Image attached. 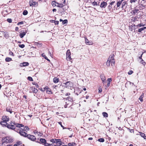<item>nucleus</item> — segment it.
Segmentation results:
<instances>
[{
  "label": "nucleus",
  "instance_id": "nucleus-11",
  "mask_svg": "<svg viewBox=\"0 0 146 146\" xmlns=\"http://www.w3.org/2000/svg\"><path fill=\"white\" fill-rule=\"evenodd\" d=\"M140 12V11L139 9L136 8L134 9L132 11V14L134 15L137 14Z\"/></svg>",
  "mask_w": 146,
  "mask_h": 146
},
{
  "label": "nucleus",
  "instance_id": "nucleus-31",
  "mask_svg": "<svg viewBox=\"0 0 146 146\" xmlns=\"http://www.w3.org/2000/svg\"><path fill=\"white\" fill-rule=\"evenodd\" d=\"M102 115L104 117H108V113L106 112H103L102 113Z\"/></svg>",
  "mask_w": 146,
  "mask_h": 146
},
{
  "label": "nucleus",
  "instance_id": "nucleus-59",
  "mask_svg": "<svg viewBox=\"0 0 146 146\" xmlns=\"http://www.w3.org/2000/svg\"><path fill=\"white\" fill-rule=\"evenodd\" d=\"M70 94L69 93H67L65 94V95L66 96H69L70 95Z\"/></svg>",
  "mask_w": 146,
  "mask_h": 146
},
{
  "label": "nucleus",
  "instance_id": "nucleus-44",
  "mask_svg": "<svg viewBox=\"0 0 146 146\" xmlns=\"http://www.w3.org/2000/svg\"><path fill=\"white\" fill-rule=\"evenodd\" d=\"M19 46L21 48H23L25 47V45L24 44H19Z\"/></svg>",
  "mask_w": 146,
  "mask_h": 146
},
{
  "label": "nucleus",
  "instance_id": "nucleus-12",
  "mask_svg": "<svg viewBox=\"0 0 146 146\" xmlns=\"http://www.w3.org/2000/svg\"><path fill=\"white\" fill-rule=\"evenodd\" d=\"M27 32L26 30H25L23 31V32L20 33L19 36L21 38H23L25 35L26 33Z\"/></svg>",
  "mask_w": 146,
  "mask_h": 146
},
{
  "label": "nucleus",
  "instance_id": "nucleus-55",
  "mask_svg": "<svg viewBox=\"0 0 146 146\" xmlns=\"http://www.w3.org/2000/svg\"><path fill=\"white\" fill-rule=\"evenodd\" d=\"M92 44V43L91 42H88V43H87V44H88V45H91V44Z\"/></svg>",
  "mask_w": 146,
  "mask_h": 146
},
{
  "label": "nucleus",
  "instance_id": "nucleus-54",
  "mask_svg": "<svg viewBox=\"0 0 146 146\" xmlns=\"http://www.w3.org/2000/svg\"><path fill=\"white\" fill-rule=\"evenodd\" d=\"M92 4L94 5H97V3L95 1L93 2Z\"/></svg>",
  "mask_w": 146,
  "mask_h": 146
},
{
  "label": "nucleus",
  "instance_id": "nucleus-13",
  "mask_svg": "<svg viewBox=\"0 0 146 146\" xmlns=\"http://www.w3.org/2000/svg\"><path fill=\"white\" fill-rule=\"evenodd\" d=\"M65 100L67 101H68L70 103L69 104H73V100L72 98L70 97H68Z\"/></svg>",
  "mask_w": 146,
  "mask_h": 146
},
{
  "label": "nucleus",
  "instance_id": "nucleus-39",
  "mask_svg": "<svg viewBox=\"0 0 146 146\" xmlns=\"http://www.w3.org/2000/svg\"><path fill=\"white\" fill-rule=\"evenodd\" d=\"M23 14L24 15H26L28 14V11H27L25 10L23 11Z\"/></svg>",
  "mask_w": 146,
  "mask_h": 146
},
{
  "label": "nucleus",
  "instance_id": "nucleus-50",
  "mask_svg": "<svg viewBox=\"0 0 146 146\" xmlns=\"http://www.w3.org/2000/svg\"><path fill=\"white\" fill-rule=\"evenodd\" d=\"M49 144H48L46 142V143H45L44 144V145L45 146H48L49 145Z\"/></svg>",
  "mask_w": 146,
  "mask_h": 146
},
{
  "label": "nucleus",
  "instance_id": "nucleus-45",
  "mask_svg": "<svg viewBox=\"0 0 146 146\" xmlns=\"http://www.w3.org/2000/svg\"><path fill=\"white\" fill-rule=\"evenodd\" d=\"M33 91L34 93H36L38 92V90L35 88H34V90H33Z\"/></svg>",
  "mask_w": 146,
  "mask_h": 146
},
{
  "label": "nucleus",
  "instance_id": "nucleus-17",
  "mask_svg": "<svg viewBox=\"0 0 146 146\" xmlns=\"http://www.w3.org/2000/svg\"><path fill=\"white\" fill-rule=\"evenodd\" d=\"M0 124L3 127H7L8 124L6 122L3 121L0 122Z\"/></svg>",
  "mask_w": 146,
  "mask_h": 146
},
{
  "label": "nucleus",
  "instance_id": "nucleus-18",
  "mask_svg": "<svg viewBox=\"0 0 146 146\" xmlns=\"http://www.w3.org/2000/svg\"><path fill=\"white\" fill-rule=\"evenodd\" d=\"M139 135H140L142 137H143L144 139H145L146 140V136H145V135L144 133L139 132Z\"/></svg>",
  "mask_w": 146,
  "mask_h": 146
},
{
  "label": "nucleus",
  "instance_id": "nucleus-30",
  "mask_svg": "<svg viewBox=\"0 0 146 146\" xmlns=\"http://www.w3.org/2000/svg\"><path fill=\"white\" fill-rule=\"evenodd\" d=\"M12 60V59L9 57H6L5 59V61L6 62H9L11 61Z\"/></svg>",
  "mask_w": 146,
  "mask_h": 146
},
{
  "label": "nucleus",
  "instance_id": "nucleus-34",
  "mask_svg": "<svg viewBox=\"0 0 146 146\" xmlns=\"http://www.w3.org/2000/svg\"><path fill=\"white\" fill-rule=\"evenodd\" d=\"M56 2L55 1H52V6H53L54 7L56 6Z\"/></svg>",
  "mask_w": 146,
  "mask_h": 146
},
{
  "label": "nucleus",
  "instance_id": "nucleus-28",
  "mask_svg": "<svg viewBox=\"0 0 146 146\" xmlns=\"http://www.w3.org/2000/svg\"><path fill=\"white\" fill-rule=\"evenodd\" d=\"M42 57H43L45 59H46L48 61H50V60L48 59L46 56L44 54V53H43L42 54Z\"/></svg>",
  "mask_w": 146,
  "mask_h": 146
},
{
  "label": "nucleus",
  "instance_id": "nucleus-62",
  "mask_svg": "<svg viewBox=\"0 0 146 146\" xmlns=\"http://www.w3.org/2000/svg\"><path fill=\"white\" fill-rule=\"evenodd\" d=\"M19 29V28L17 27H16L15 28V30L16 31H17Z\"/></svg>",
  "mask_w": 146,
  "mask_h": 146
},
{
  "label": "nucleus",
  "instance_id": "nucleus-32",
  "mask_svg": "<svg viewBox=\"0 0 146 146\" xmlns=\"http://www.w3.org/2000/svg\"><path fill=\"white\" fill-rule=\"evenodd\" d=\"M111 79L109 78L107 80V81L108 82L107 85L108 86H109L110 85V82L111 81Z\"/></svg>",
  "mask_w": 146,
  "mask_h": 146
},
{
  "label": "nucleus",
  "instance_id": "nucleus-15",
  "mask_svg": "<svg viewBox=\"0 0 146 146\" xmlns=\"http://www.w3.org/2000/svg\"><path fill=\"white\" fill-rule=\"evenodd\" d=\"M2 120L3 121H5L7 122V121H9V118L6 116H3L2 118Z\"/></svg>",
  "mask_w": 146,
  "mask_h": 146
},
{
  "label": "nucleus",
  "instance_id": "nucleus-1",
  "mask_svg": "<svg viewBox=\"0 0 146 146\" xmlns=\"http://www.w3.org/2000/svg\"><path fill=\"white\" fill-rule=\"evenodd\" d=\"M114 55L113 54L110 55L106 62V64L108 67L110 66L111 63V65L112 66L115 65V61L114 59Z\"/></svg>",
  "mask_w": 146,
  "mask_h": 146
},
{
  "label": "nucleus",
  "instance_id": "nucleus-37",
  "mask_svg": "<svg viewBox=\"0 0 146 146\" xmlns=\"http://www.w3.org/2000/svg\"><path fill=\"white\" fill-rule=\"evenodd\" d=\"M6 111L8 112H9L10 113H12L11 110L8 108H7Z\"/></svg>",
  "mask_w": 146,
  "mask_h": 146
},
{
  "label": "nucleus",
  "instance_id": "nucleus-4",
  "mask_svg": "<svg viewBox=\"0 0 146 146\" xmlns=\"http://www.w3.org/2000/svg\"><path fill=\"white\" fill-rule=\"evenodd\" d=\"M13 141L12 140L10 139V137H6L4 138L3 139V144L4 143H10L12 142Z\"/></svg>",
  "mask_w": 146,
  "mask_h": 146
},
{
  "label": "nucleus",
  "instance_id": "nucleus-33",
  "mask_svg": "<svg viewBox=\"0 0 146 146\" xmlns=\"http://www.w3.org/2000/svg\"><path fill=\"white\" fill-rule=\"evenodd\" d=\"M23 66H28L29 63L28 62H24L22 63Z\"/></svg>",
  "mask_w": 146,
  "mask_h": 146
},
{
  "label": "nucleus",
  "instance_id": "nucleus-51",
  "mask_svg": "<svg viewBox=\"0 0 146 146\" xmlns=\"http://www.w3.org/2000/svg\"><path fill=\"white\" fill-rule=\"evenodd\" d=\"M133 19L135 21H136L137 20V17H134L133 18Z\"/></svg>",
  "mask_w": 146,
  "mask_h": 146
},
{
  "label": "nucleus",
  "instance_id": "nucleus-58",
  "mask_svg": "<svg viewBox=\"0 0 146 146\" xmlns=\"http://www.w3.org/2000/svg\"><path fill=\"white\" fill-rule=\"evenodd\" d=\"M89 42L88 41V39H86L85 40V43H86V44H87V43H88V42Z\"/></svg>",
  "mask_w": 146,
  "mask_h": 146
},
{
  "label": "nucleus",
  "instance_id": "nucleus-29",
  "mask_svg": "<svg viewBox=\"0 0 146 146\" xmlns=\"http://www.w3.org/2000/svg\"><path fill=\"white\" fill-rule=\"evenodd\" d=\"M146 29V27H143L140 28L138 29V32H141L142 31L144 30L145 29Z\"/></svg>",
  "mask_w": 146,
  "mask_h": 146
},
{
  "label": "nucleus",
  "instance_id": "nucleus-36",
  "mask_svg": "<svg viewBox=\"0 0 146 146\" xmlns=\"http://www.w3.org/2000/svg\"><path fill=\"white\" fill-rule=\"evenodd\" d=\"M98 141L99 142H103L104 141V139L103 138H101L98 139Z\"/></svg>",
  "mask_w": 146,
  "mask_h": 146
},
{
  "label": "nucleus",
  "instance_id": "nucleus-19",
  "mask_svg": "<svg viewBox=\"0 0 146 146\" xmlns=\"http://www.w3.org/2000/svg\"><path fill=\"white\" fill-rule=\"evenodd\" d=\"M100 77L103 82H105L106 81V79L105 76L103 74L100 75Z\"/></svg>",
  "mask_w": 146,
  "mask_h": 146
},
{
  "label": "nucleus",
  "instance_id": "nucleus-5",
  "mask_svg": "<svg viewBox=\"0 0 146 146\" xmlns=\"http://www.w3.org/2000/svg\"><path fill=\"white\" fill-rule=\"evenodd\" d=\"M50 141L53 143H56V144H58L59 145H61L62 144V142L60 139H52L50 140Z\"/></svg>",
  "mask_w": 146,
  "mask_h": 146
},
{
  "label": "nucleus",
  "instance_id": "nucleus-3",
  "mask_svg": "<svg viewBox=\"0 0 146 146\" xmlns=\"http://www.w3.org/2000/svg\"><path fill=\"white\" fill-rule=\"evenodd\" d=\"M64 84H65V86L66 88L70 89H72L71 88L73 87V83L70 81H68Z\"/></svg>",
  "mask_w": 146,
  "mask_h": 146
},
{
  "label": "nucleus",
  "instance_id": "nucleus-57",
  "mask_svg": "<svg viewBox=\"0 0 146 146\" xmlns=\"http://www.w3.org/2000/svg\"><path fill=\"white\" fill-rule=\"evenodd\" d=\"M143 53L141 54V56H140L139 57V58L140 59H141H141H142V55H143Z\"/></svg>",
  "mask_w": 146,
  "mask_h": 146
},
{
  "label": "nucleus",
  "instance_id": "nucleus-42",
  "mask_svg": "<svg viewBox=\"0 0 146 146\" xmlns=\"http://www.w3.org/2000/svg\"><path fill=\"white\" fill-rule=\"evenodd\" d=\"M58 124H60V126H61V127L62 128H63V129H66V128H65V127H64V126H63L62 125V123H61V122H58Z\"/></svg>",
  "mask_w": 146,
  "mask_h": 146
},
{
  "label": "nucleus",
  "instance_id": "nucleus-53",
  "mask_svg": "<svg viewBox=\"0 0 146 146\" xmlns=\"http://www.w3.org/2000/svg\"><path fill=\"white\" fill-rule=\"evenodd\" d=\"M54 23L55 25H58L59 23V21H54Z\"/></svg>",
  "mask_w": 146,
  "mask_h": 146
},
{
  "label": "nucleus",
  "instance_id": "nucleus-25",
  "mask_svg": "<svg viewBox=\"0 0 146 146\" xmlns=\"http://www.w3.org/2000/svg\"><path fill=\"white\" fill-rule=\"evenodd\" d=\"M127 5L126 2L125 1L123 2L122 3V8H123L124 7H125Z\"/></svg>",
  "mask_w": 146,
  "mask_h": 146
},
{
  "label": "nucleus",
  "instance_id": "nucleus-49",
  "mask_svg": "<svg viewBox=\"0 0 146 146\" xmlns=\"http://www.w3.org/2000/svg\"><path fill=\"white\" fill-rule=\"evenodd\" d=\"M9 54L10 55H12L13 56H14L13 52L11 51L9 52Z\"/></svg>",
  "mask_w": 146,
  "mask_h": 146
},
{
  "label": "nucleus",
  "instance_id": "nucleus-61",
  "mask_svg": "<svg viewBox=\"0 0 146 146\" xmlns=\"http://www.w3.org/2000/svg\"><path fill=\"white\" fill-rule=\"evenodd\" d=\"M141 26H142L141 24H139L137 25L138 27H141Z\"/></svg>",
  "mask_w": 146,
  "mask_h": 146
},
{
  "label": "nucleus",
  "instance_id": "nucleus-6",
  "mask_svg": "<svg viewBox=\"0 0 146 146\" xmlns=\"http://www.w3.org/2000/svg\"><path fill=\"white\" fill-rule=\"evenodd\" d=\"M12 123L13 122H12V123L11 122L10 123L11 124H9L8 123L7 127L9 129H11L12 130H14L15 131L18 132L19 130L17 129V130L16 129H15V125L11 124V123Z\"/></svg>",
  "mask_w": 146,
  "mask_h": 146
},
{
  "label": "nucleus",
  "instance_id": "nucleus-22",
  "mask_svg": "<svg viewBox=\"0 0 146 146\" xmlns=\"http://www.w3.org/2000/svg\"><path fill=\"white\" fill-rule=\"evenodd\" d=\"M123 1V0H121V1H118L117 3V7H118L120 6Z\"/></svg>",
  "mask_w": 146,
  "mask_h": 146
},
{
  "label": "nucleus",
  "instance_id": "nucleus-38",
  "mask_svg": "<svg viewBox=\"0 0 146 146\" xmlns=\"http://www.w3.org/2000/svg\"><path fill=\"white\" fill-rule=\"evenodd\" d=\"M68 23V21L67 19H65L64 20V21H63L62 23L63 25L67 24Z\"/></svg>",
  "mask_w": 146,
  "mask_h": 146
},
{
  "label": "nucleus",
  "instance_id": "nucleus-60",
  "mask_svg": "<svg viewBox=\"0 0 146 146\" xmlns=\"http://www.w3.org/2000/svg\"><path fill=\"white\" fill-rule=\"evenodd\" d=\"M129 82V84L131 85H134V84L133 83H132L130 82Z\"/></svg>",
  "mask_w": 146,
  "mask_h": 146
},
{
  "label": "nucleus",
  "instance_id": "nucleus-27",
  "mask_svg": "<svg viewBox=\"0 0 146 146\" xmlns=\"http://www.w3.org/2000/svg\"><path fill=\"white\" fill-rule=\"evenodd\" d=\"M46 92L47 93L49 94H52V92L50 91V89L48 88H46Z\"/></svg>",
  "mask_w": 146,
  "mask_h": 146
},
{
  "label": "nucleus",
  "instance_id": "nucleus-64",
  "mask_svg": "<svg viewBox=\"0 0 146 146\" xmlns=\"http://www.w3.org/2000/svg\"><path fill=\"white\" fill-rule=\"evenodd\" d=\"M57 145H55L54 144H53V146H60V145H59L57 144Z\"/></svg>",
  "mask_w": 146,
  "mask_h": 146
},
{
  "label": "nucleus",
  "instance_id": "nucleus-21",
  "mask_svg": "<svg viewBox=\"0 0 146 146\" xmlns=\"http://www.w3.org/2000/svg\"><path fill=\"white\" fill-rule=\"evenodd\" d=\"M20 129L22 130V131H27L29 130V129L28 127L25 126L24 127L23 129L21 128Z\"/></svg>",
  "mask_w": 146,
  "mask_h": 146
},
{
  "label": "nucleus",
  "instance_id": "nucleus-14",
  "mask_svg": "<svg viewBox=\"0 0 146 146\" xmlns=\"http://www.w3.org/2000/svg\"><path fill=\"white\" fill-rule=\"evenodd\" d=\"M13 124L16 127H18L20 128L21 127H24V125H23L21 124L17 123L14 122L13 123Z\"/></svg>",
  "mask_w": 146,
  "mask_h": 146
},
{
  "label": "nucleus",
  "instance_id": "nucleus-24",
  "mask_svg": "<svg viewBox=\"0 0 146 146\" xmlns=\"http://www.w3.org/2000/svg\"><path fill=\"white\" fill-rule=\"evenodd\" d=\"M53 82L54 83H57L59 82V79L57 77H55L53 79Z\"/></svg>",
  "mask_w": 146,
  "mask_h": 146
},
{
  "label": "nucleus",
  "instance_id": "nucleus-2",
  "mask_svg": "<svg viewBox=\"0 0 146 146\" xmlns=\"http://www.w3.org/2000/svg\"><path fill=\"white\" fill-rule=\"evenodd\" d=\"M116 5V3L115 1H112L108 7V9L112 11L115 9V8Z\"/></svg>",
  "mask_w": 146,
  "mask_h": 146
},
{
  "label": "nucleus",
  "instance_id": "nucleus-10",
  "mask_svg": "<svg viewBox=\"0 0 146 146\" xmlns=\"http://www.w3.org/2000/svg\"><path fill=\"white\" fill-rule=\"evenodd\" d=\"M27 137L28 139L32 141H34L36 139L35 137L33 135L28 134Z\"/></svg>",
  "mask_w": 146,
  "mask_h": 146
},
{
  "label": "nucleus",
  "instance_id": "nucleus-46",
  "mask_svg": "<svg viewBox=\"0 0 146 146\" xmlns=\"http://www.w3.org/2000/svg\"><path fill=\"white\" fill-rule=\"evenodd\" d=\"M24 22L23 21H21L19 22H18L17 24L18 25H22L24 24Z\"/></svg>",
  "mask_w": 146,
  "mask_h": 146
},
{
  "label": "nucleus",
  "instance_id": "nucleus-35",
  "mask_svg": "<svg viewBox=\"0 0 146 146\" xmlns=\"http://www.w3.org/2000/svg\"><path fill=\"white\" fill-rule=\"evenodd\" d=\"M64 6V5L62 3H59L58 5V7H62Z\"/></svg>",
  "mask_w": 146,
  "mask_h": 146
},
{
  "label": "nucleus",
  "instance_id": "nucleus-43",
  "mask_svg": "<svg viewBox=\"0 0 146 146\" xmlns=\"http://www.w3.org/2000/svg\"><path fill=\"white\" fill-rule=\"evenodd\" d=\"M137 1V0H130V3H134Z\"/></svg>",
  "mask_w": 146,
  "mask_h": 146
},
{
  "label": "nucleus",
  "instance_id": "nucleus-9",
  "mask_svg": "<svg viewBox=\"0 0 146 146\" xmlns=\"http://www.w3.org/2000/svg\"><path fill=\"white\" fill-rule=\"evenodd\" d=\"M29 3L30 6H36L38 5L37 2L36 1H34L33 0H30Z\"/></svg>",
  "mask_w": 146,
  "mask_h": 146
},
{
  "label": "nucleus",
  "instance_id": "nucleus-47",
  "mask_svg": "<svg viewBox=\"0 0 146 146\" xmlns=\"http://www.w3.org/2000/svg\"><path fill=\"white\" fill-rule=\"evenodd\" d=\"M133 73V71L132 70H131L129 71L128 73L129 75H131Z\"/></svg>",
  "mask_w": 146,
  "mask_h": 146
},
{
  "label": "nucleus",
  "instance_id": "nucleus-26",
  "mask_svg": "<svg viewBox=\"0 0 146 146\" xmlns=\"http://www.w3.org/2000/svg\"><path fill=\"white\" fill-rule=\"evenodd\" d=\"M35 45L37 46L38 47H40L42 45V43H39V42H35Z\"/></svg>",
  "mask_w": 146,
  "mask_h": 146
},
{
  "label": "nucleus",
  "instance_id": "nucleus-7",
  "mask_svg": "<svg viewBox=\"0 0 146 146\" xmlns=\"http://www.w3.org/2000/svg\"><path fill=\"white\" fill-rule=\"evenodd\" d=\"M71 54V53L70 50H68L66 52V59L68 61H71V60H72V59L70 56Z\"/></svg>",
  "mask_w": 146,
  "mask_h": 146
},
{
  "label": "nucleus",
  "instance_id": "nucleus-41",
  "mask_svg": "<svg viewBox=\"0 0 146 146\" xmlns=\"http://www.w3.org/2000/svg\"><path fill=\"white\" fill-rule=\"evenodd\" d=\"M140 62L141 64H143L144 66L145 65V62L142 59H141Z\"/></svg>",
  "mask_w": 146,
  "mask_h": 146
},
{
  "label": "nucleus",
  "instance_id": "nucleus-8",
  "mask_svg": "<svg viewBox=\"0 0 146 146\" xmlns=\"http://www.w3.org/2000/svg\"><path fill=\"white\" fill-rule=\"evenodd\" d=\"M19 130L18 132L19 134L22 136L27 137L28 134L25 132H23L22 130L20 129H18Z\"/></svg>",
  "mask_w": 146,
  "mask_h": 146
},
{
  "label": "nucleus",
  "instance_id": "nucleus-52",
  "mask_svg": "<svg viewBox=\"0 0 146 146\" xmlns=\"http://www.w3.org/2000/svg\"><path fill=\"white\" fill-rule=\"evenodd\" d=\"M143 97H142L140 96L139 98V99L141 102H142L143 101Z\"/></svg>",
  "mask_w": 146,
  "mask_h": 146
},
{
  "label": "nucleus",
  "instance_id": "nucleus-63",
  "mask_svg": "<svg viewBox=\"0 0 146 146\" xmlns=\"http://www.w3.org/2000/svg\"><path fill=\"white\" fill-rule=\"evenodd\" d=\"M52 11H53V12H56V9H53L52 10Z\"/></svg>",
  "mask_w": 146,
  "mask_h": 146
},
{
  "label": "nucleus",
  "instance_id": "nucleus-56",
  "mask_svg": "<svg viewBox=\"0 0 146 146\" xmlns=\"http://www.w3.org/2000/svg\"><path fill=\"white\" fill-rule=\"evenodd\" d=\"M48 54L50 56H52V54H51V52H50L49 51V50H48Z\"/></svg>",
  "mask_w": 146,
  "mask_h": 146
},
{
  "label": "nucleus",
  "instance_id": "nucleus-20",
  "mask_svg": "<svg viewBox=\"0 0 146 146\" xmlns=\"http://www.w3.org/2000/svg\"><path fill=\"white\" fill-rule=\"evenodd\" d=\"M107 3L106 2H102L100 4V7H105L107 5Z\"/></svg>",
  "mask_w": 146,
  "mask_h": 146
},
{
  "label": "nucleus",
  "instance_id": "nucleus-23",
  "mask_svg": "<svg viewBox=\"0 0 146 146\" xmlns=\"http://www.w3.org/2000/svg\"><path fill=\"white\" fill-rule=\"evenodd\" d=\"M40 141L41 143L44 144L46 142V140L44 139L41 138L40 140Z\"/></svg>",
  "mask_w": 146,
  "mask_h": 146
},
{
  "label": "nucleus",
  "instance_id": "nucleus-16",
  "mask_svg": "<svg viewBox=\"0 0 146 146\" xmlns=\"http://www.w3.org/2000/svg\"><path fill=\"white\" fill-rule=\"evenodd\" d=\"M66 104L64 106L65 108H66L67 107H69L72 104H69V102L68 101H67L65 100Z\"/></svg>",
  "mask_w": 146,
  "mask_h": 146
},
{
  "label": "nucleus",
  "instance_id": "nucleus-40",
  "mask_svg": "<svg viewBox=\"0 0 146 146\" xmlns=\"http://www.w3.org/2000/svg\"><path fill=\"white\" fill-rule=\"evenodd\" d=\"M27 79L28 80L31 81H33V80L32 78L30 76H29L27 78Z\"/></svg>",
  "mask_w": 146,
  "mask_h": 146
},
{
  "label": "nucleus",
  "instance_id": "nucleus-48",
  "mask_svg": "<svg viewBox=\"0 0 146 146\" xmlns=\"http://www.w3.org/2000/svg\"><path fill=\"white\" fill-rule=\"evenodd\" d=\"M7 21L9 23H11L12 22V19H7Z\"/></svg>",
  "mask_w": 146,
  "mask_h": 146
}]
</instances>
